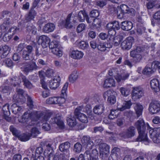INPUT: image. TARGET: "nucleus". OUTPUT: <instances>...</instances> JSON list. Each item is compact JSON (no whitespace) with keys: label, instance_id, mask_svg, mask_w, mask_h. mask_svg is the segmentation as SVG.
Returning a JSON list of instances; mask_svg holds the SVG:
<instances>
[{"label":"nucleus","instance_id":"obj_1","mask_svg":"<svg viewBox=\"0 0 160 160\" xmlns=\"http://www.w3.org/2000/svg\"><path fill=\"white\" fill-rule=\"evenodd\" d=\"M135 126L137 128L139 133V136L137 138V141H143L148 143L149 140L147 137L149 124H147V129H146V126L142 119H140L135 123Z\"/></svg>","mask_w":160,"mask_h":160},{"label":"nucleus","instance_id":"obj_2","mask_svg":"<svg viewBox=\"0 0 160 160\" xmlns=\"http://www.w3.org/2000/svg\"><path fill=\"white\" fill-rule=\"evenodd\" d=\"M52 112L47 113L40 112L38 114V117L39 118H41L43 121H46L49 120L50 118L49 122L52 124H56L60 128H63L64 125L63 122L61 120V117L60 115H56L55 116H52Z\"/></svg>","mask_w":160,"mask_h":160},{"label":"nucleus","instance_id":"obj_3","mask_svg":"<svg viewBox=\"0 0 160 160\" xmlns=\"http://www.w3.org/2000/svg\"><path fill=\"white\" fill-rule=\"evenodd\" d=\"M78 160H98V152L96 149L91 151L86 150L84 154H80L77 158Z\"/></svg>","mask_w":160,"mask_h":160},{"label":"nucleus","instance_id":"obj_4","mask_svg":"<svg viewBox=\"0 0 160 160\" xmlns=\"http://www.w3.org/2000/svg\"><path fill=\"white\" fill-rule=\"evenodd\" d=\"M150 137L155 143L160 142V127L155 128H148Z\"/></svg>","mask_w":160,"mask_h":160},{"label":"nucleus","instance_id":"obj_5","mask_svg":"<svg viewBox=\"0 0 160 160\" xmlns=\"http://www.w3.org/2000/svg\"><path fill=\"white\" fill-rule=\"evenodd\" d=\"M142 51V49L140 47H137L136 48L131 51L130 55L133 58V61L135 63L140 62L142 59V56L140 53Z\"/></svg>","mask_w":160,"mask_h":160},{"label":"nucleus","instance_id":"obj_6","mask_svg":"<svg viewBox=\"0 0 160 160\" xmlns=\"http://www.w3.org/2000/svg\"><path fill=\"white\" fill-rule=\"evenodd\" d=\"M72 13L69 14L65 20L64 26L67 28H74L78 24L76 18L73 17H72Z\"/></svg>","mask_w":160,"mask_h":160},{"label":"nucleus","instance_id":"obj_7","mask_svg":"<svg viewBox=\"0 0 160 160\" xmlns=\"http://www.w3.org/2000/svg\"><path fill=\"white\" fill-rule=\"evenodd\" d=\"M33 51V48L32 46L28 45L25 49L22 51V58L25 60H30L32 58V52Z\"/></svg>","mask_w":160,"mask_h":160},{"label":"nucleus","instance_id":"obj_8","mask_svg":"<svg viewBox=\"0 0 160 160\" xmlns=\"http://www.w3.org/2000/svg\"><path fill=\"white\" fill-rule=\"evenodd\" d=\"M148 110L151 114L159 112L160 111V102L158 101H152L149 104Z\"/></svg>","mask_w":160,"mask_h":160},{"label":"nucleus","instance_id":"obj_9","mask_svg":"<svg viewBox=\"0 0 160 160\" xmlns=\"http://www.w3.org/2000/svg\"><path fill=\"white\" fill-rule=\"evenodd\" d=\"M144 95V91L142 88H133L132 91V98L134 101L140 99Z\"/></svg>","mask_w":160,"mask_h":160},{"label":"nucleus","instance_id":"obj_10","mask_svg":"<svg viewBox=\"0 0 160 160\" xmlns=\"http://www.w3.org/2000/svg\"><path fill=\"white\" fill-rule=\"evenodd\" d=\"M81 142L83 145H86L85 148L86 150L91 151L94 146V143L89 136H84L82 138Z\"/></svg>","mask_w":160,"mask_h":160},{"label":"nucleus","instance_id":"obj_11","mask_svg":"<svg viewBox=\"0 0 160 160\" xmlns=\"http://www.w3.org/2000/svg\"><path fill=\"white\" fill-rule=\"evenodd\" d=\"M135 128L133 126H131L125 132L121 133L120 135L121 137H123L124 138H131L135 135Z\"/></svg>","mask_w":160,"mask_h":160},{"label":"nucleus","instance_id":"obj_12","mask_svg":"<svg viewBox=\"0 0 160 160\" xmlns=\"http://www.w3.org/2000/svg\"><path fill=\"white\" fill-rule=\"evenodd\" d=\"M70 143L68 142H66L64 143L61 144L59 146V149L62 152H66L67 154H65L67 158L69 157V149L70 147Z\"/></svg>","mask_w":160,"mask_h":160},{"label":"nucleus","instance_id":"obj_13","mask_svg":"<svg viewBox=\"0 0 160 160\" xmlns=\"http://www.w3.org/2000/svg\"><path fill=\"white\" fill-rule=\"evenodd\" d=\"M38 42L39 44H41L43 48H46L49 46L50 43V39L46 36L42 35L39 37Z\"/></svg>","mask_w":160,"mask_h":160},{"label":"nucleus","instance_id":"obj_14","mask_svg":"<svg viewBox=\"0 0 160 160\" xmlns=\"http://www.w3.org/2000/svg\"><path fill=\"white\" fill-rule=\"evenodd\" d=\"M133 41V38L132 37H128L122 42L121 47L123 49H129L132 47Z\"/></svg>","mask_w":160,"mask_h":160},{"label":"nucleus","instance_id":"obj_15","mask_svg":"<svg viewBox=\"0 0 160 160\" xmlns=\"http://www.w3.org/2000/svg\"><path fill=\"white\" fill-rule=\"evenodd\" d=\"M61 81L60 78L59 76H55L53 80L49 82V88L52 89H55L59 86Z\"/></svg>","mask_w":160,"mask_h":160},{"label":"nucleus","instance_id":"obj_16","mask_svg":"<svg viewBox=\"0 0 160 160\" xmlns=\"http://www.w3.org/2000/svg\"><path fill=\"white\" fill-rule=\"evenodd\" d=\"M2 110L3 114V117L4 119L8 122L10 121L11 118L9 116L10 115V112L9 105L7 104L3 106Z\"/></svg>","mask_w":160,"mask_h":160},{"label":"nucleus","instance_id":"obj_17","mask_svg":"<svg viewBox=\"0 0 160 160\" xmlns=\"http://www.w3.org/2000/svg\"><path fill=\"white\" fill-rule=\"evenodd\" d=\"M120 9L122 13H128L130 15H133L135 13V11L132 8L129 9L128 6L126 5H120Z\"/></svg>","mask_w":160,"mask_h":160},{"label":"nucleus","instance_id":"obj_18","mask_svg":"<svg viewBox=\"0 0 160 160\" xmlns=\"http://www.w3.org/2000/svg\"><path fill=\"white\" fill-rule=\"evenodd\" d=\"M124 34L123 33H120L117 36L112 38L113 44L115 46H118L122 40Z\"/></svg>","mask_w":160,"mask_h":160},{"label":"nucleus","instance_id":"obj_19","mask_svg":"<svg viewBox=\"0 0 160 160\" xmlns=\"http://www.w3.org/2000/svg\"><path fill=\"white\" fill-rule=\"evenodd\" d=\"M150 85L152 88L156 92L160 90L159 81L157 79H154L150 82Z\"/></svg>","mask_w":160,"mask_h":160},{"label":"nucleus","instance_id":"obj_20","mask_svg":"<svg viewBox=\"0 0 160 160\" xmlns=\"http://www.w3.org/2000/svg\"><path fill=\"white\" fill-rule=\"evenodd\" d=\"M11 23L10 19L9 18H5L1 26V30L3 32H5L8 30L10 25Z\"/></svg>","mask_w":160,"mask_h":160},{"label":"nucleus","instance_id":"obj_21","mask_svg":"<svg viewBox=\"0 0 160 160\" xmlns=\"http://www.w3.org/2000/svg\"><path fill=\"white\" fill-rule=\"evenodd\" d=\"M22 74H20L18 77L14 76L11 78L10 79V83L11 85H13L14 87H16L19 85L21 82V79L22 78L21 77Z\"/></svg>","mask_w":160,"mask_h":160},{"label":"nucleus","instance_id":"obj_22","mask_svg":"<svg viewBox=\"0 0 160 160\" xmlns=\"http://www.w3.org/2000/svg\"><path fill=\"white\" fill-rule=\"evenodd\" d=\"M132 27V24L130 21H124L121 23V28L123 30L128 31L130 30Z\"/></svg>","mask_w":160,"mask_h":160},{"label":"nucleus","instance_id":"obj_23","mask_svg":"<svg viewBox=\"0 0 160 160\" xmlns=\"http://www.w3.org/2000/svg\"><path fill=\"white\" fill-rule=\"evenodd\" d=\"M115 82L114 79L111 78H108L104 81L103 84L104 88H108L115 86Z\"/></svg>","mask_w":160,"mask_h":160},{"label":"nucleus","instance_id":"obj_24","mask_svg":"<svg viewBox=\"0 0 160 160\" xmlns=\"http://www.w3.org/2000/svg\"><path fill=\"white\" fill-rule=\"evenodd\" d=\"M55 28V25L53 23H48L44 26L43 28V31L44 32L49 33L53 31Z\"/></svg>","mask_w":160,"mask_h":160},{"label":"nucleus","instance_id":"obj_25","mask_svg":"<svg viewBox=\"0 0 160 160\" xmlns=\"http://www.w3.org/2000/svg\"><path fill=\"white\" fill-rule=\"evenodd\" d=\"M83 55V52L78 50H73L71 53V57L75 59H79L81 58Z\"/></svg>","mask_w":160,"mask_h":160},{"label":"nucleus","instance_id":"obj_26","mask_svg":"<svg viewBox=\"0 0 160 160\" xmlns=\"http://www.w3.org/2000/svg\"><path fill=\"white\" fill-rule=\"evenodd\" d=\"M104 107L102 104L96 105L93 109V112L96 114L101 115L103 112Z\"/></svg>","mask_w":160,"mask_h":160},{"label":"nucleus","instance_id":"obj_27","mask_svg":"<svg viewBox=\"0 0 160 160\" xmlns=\"http://www.w3.org/2000/svg\"><path fill=\"white\" fill-rule=\"evenodd\" d=\"M136 114L138 117H139L142 114L143 110V107L142 105L139 103H136L134 107Z\"/></svg>","mask_w":160,"mask_h":160},{"label":"nucleus","instance_id":"obj_28","mask_svg":"<svg viewBox=\"0 0 160 160\" xmlns=\"http://www.w3.org/2000/svg\"><path fill=\"white\" fill-rule=\"evenodd\" d=\"M21 77L22 78V80L24 86L28 88H31L33 87L31 83L25 76L22 75Z\"/></svg>","mask_w":160,"mask_h":160},{"label":"nucleus","instance_id":"obj_29","mask_svg":"<svg viewBox=\"0 0 160 160\" xmlns=\"http://www.w3.org/2000/svg\"><path fill=\"white\" fill-rule=\"evenodd\" d=\"M67 122L70 127H74L77 124L76 118L73 116L70 115L67 118Z\"/></svg>","mask_w":160,"mask_h":160},{"label":"nucleus","instance_id":"obj_30","mask_svg":"<svg viewBox=\"0 0 160 160\" xmlns=\"http://www.w3.org/2000/svg\"><path fill=\"white\" fill-rule=\"evenodd\" d=\"M38 68L35 63L34 62H31L24 68V71L26 72H29L36 69Z\"/></svg>","mask_w":160,"mask_h":160},{"label":"nucleus","instance_id":"obj_31","mask_svg":"<svg viewBox=\"0 0 160 160\" xmlns=\"http://www.w3.org/2000/svg\"><path fill=\"white\" fill-rule=\"evenodd\" d=\"M88 14L84 10H81L79 12L78 15V19L80 22H83Z\"/></svg>","mask_w":160,"mask_h":160},{"label":"nucleus","instance_id":"obj_32","mask_svg":"<svg viewBox=\"0 0 160 160\" xmlns=\"http://www.w3.org/2000/svg\"><path fill=\"white\" fill-rule=\"evenodd\" d=\"M27 30L29 32L35 35L37 32V28L33 25L30 23H28L26 26Z\"/></svg>","mask_w":160,"mask_h":160},{"label":"nucleus","instance_id":"obj_33","mask_svg":"<svg viewBox=\"0 0 160 160\" xmlns=\"http://www.w3.org/2000/svg\"><path fill=\"white\" fill-rule=\"evenodd\" d=\"M154 72V70L150 67L146 66L142 71V73L149 76H151Z\"/></svg>","mask_w":160,"mask_h":160},{"label":"nucleus","instance_id":"obj_34","mask_svg":"<svg viewBox=\"0 0 160 160\" xmlns=\"http://www.w3.org/2000/svg\"><path fill=\"white\" fill-rule=\"evenodd\" d=\"M75 116L81 122L84 123H87L88 122V117L85 114L83 113H80L79 114Z\"/></svg>","mask_w":160,"mask_h":160},{"label":"nucleus","instance_id":"obj_35","mask_svg":"<svg viewBox=\"0 0 160 160\" xmlns=\"http://www.w3.org/2000/svg\"><path fill=\"white\" fill-rule=\"evenodd\" d=\"M40 133V132L38 128L33 127L32 128L30 131V133L29 134L31 137L34 138L36 137Z\"/></svg>","mask_w":160,"mask_h":160},{"label":"nucleus","instance_id":"obj_36","mask_svg":"<svg viewBox=\"0 0 160 160\" xmlns=\"http://www.w3.org/2000/svg\"><path fill=\"white\" fill-rule=\"evenodd\" d=\"M11 109L12 112L14 114H16L18 112L21 110V108L18 105L17 103H14L11 106Z\"/></svg>","mask_w":160,"mask_h":160},{"label":"nucleus","instance_id":"obj_37","mask_svg":"<svg viewBox=\"0 0 160 160\" xmlns=\"http://www.w3.org/2000/svg\"><path fill=\"white\" fill-rule=\"evenodd\" d=\"M121 94L125 97H127L129 94L130 90L127 88L121 87L119 89Z\"/></svg>","mask_w":160,"mask_h":160},{"label":"nucleus","instance_id":"obj_38","mask_svg":"<svg viewBox=\"0 0 160 160\" xmlns=\"http://www.w3.org/2000/svg\"><path fill=\"white\" fill-rule=\"evenodd\" d=\"M18 137L21 141L25 142L29 140L31 136L29 133L28 134L23 133L19 135Z\"/></svg>","mask_w":160,"mask_h":160},{"label":"nucleus","instance_id":"obj_39","mask_svg":"<svg viewBox=\"0 0 160 160\" xmlns=\"http://www.w3.org/2000/svg\"><path fill=\"white\" fill-rule=\"evenodd\" d=\"M118 114V112L117 110H111L108 117L110 119H113L117 118Z\"/></svg>","mask_w":160,"mask_h":160},{"label":"nucleus","instance_id":"obj_40","mask_svg":"<svg viewBox=\"0 0 160 160\" xmlns=\"http://www.w3.org/2000/svg\"><path fill=\"white\" fill-rule=\"evenodd\" d=\"M132 104L130 100L125 102L122 106V107L120 108V110L121 111H123L126 109H129Z\"/></svg>","mask_w":160,"mask_h":160},{"label":"nucleus","instance_id":"obj_41","mask_svg":"<svg viewBox=\"0 0 160 160\" xmlns=\"http://www.w3.org/2000/svg\"><path fill=\"white\" fill-rule=\"evenodd\" d=\"M113 26V30H112V33L113 34V35H115L116 33L115 31L116 30H118L120 28V26L119 24V22L118 21H114L112 22Z\"/></svg>","mask_w":160,"mask_h":160},{"label":"nucleus","instance_id":"obj_42","mask_svg":"<svg viewBox=\"0 0 160 160\" xmlns=\"http://www.w3.org/2000/svg\"><path fill=\"white\" fill-rule=\"evenodd\" d=\"M2 65H4L9 68H11L13 65L12 61L9 58L5 59L3 61Z\"/></svg>","mask_w":160,"mask_h":160},{"label":"nucleus","instance_id":"obj_43","mask_svg":"<svg viewBox=\"0 0 160 160\" xmlns=\"http://www.w3.org/2000/svg\"><path fill=\"white\" fill-rule=\"evenodd\" d=\"M51 52L54 54L59 57L61 56L62 55V51L59 46L52 50Z\"/></svg>","mask_w":160,"mask_h":160},{"label":"nucleus","instance_id":"obj_44","mask_svg":"<svg viewBox=\"0 0 160 160\" xmlns=\"http://www.w3.org/2000/svg\"><path fill=\"white\" fill-rule=\"evenodd\" d=\"M114 93V92L113 91L110 90H107L103 93V96L105 99H106L107 98L108 99Z\"/></svg>","mask_w":160,"mask_h":160},{"label":"nucleus","instance_id":"obj_45","mask_svg":"<svg viewBox=\"0 0 160 160\" xmlns=\"http://www.w3.org/2000/svg\"><path fill=\"white\" fill-rule=\"evenodd\" d=\"M57 97H52L47 99V103L49 104H58Z\"/></svg>","mask_w":160,"mask_h":160},{"label":"nucleus","instance_id":"obj_46","mask_svg":"<svg viewBox=\"0 0 160 160\" xmlns=\"http://www.w3.org/2000/svg\"><path fill=\"white\" fill-rule=\"evenodd\" d=\"M100 148L102 149V152H103V151L106 152H109V147L107 144L103 143L100 145Z\"/></svg>","mask_w":160,"mask_h":160},{"label":"nucleus","instance_id":"obj_47","mask_svg":"<svg viewBox=\"0 0 160 160\" xmlns=\"http://www.w3.org/2000/svg\"><path fill=\"white\" fill-rule=\"evenodd\" d=\"M82 148V145L79 142H77L74 145V151L77 153L80 152Z\"/></svg>","mask_w":160,"mask_h":160},{"label":"nucleus","instance_id":"obj_48","mask_svg":"<svg viewBox=\"0 0 160 160\" xmlns=\"http://www.w3.org/2000/svg\"><path fill=\"white\" fill-rule=\"evenodd\" d=\"M84 108L83 106H79L75 110L74 113L75 116L82 113V112H84Z\"/></svg>","mask_w":160,"mask_h":160},{"label":"nucleus","instance_id":"obj_49","mask_svg":"<svg viewBox=\"0 0 160 160\" xmlns=\"http://www.w3.org/2000/svg\"><path fill=\"white\" fill-rule=\"evenodd\" d=\"M78 76V74L76 72H74L72 73L69 77L70 81L72 82H73L77 79Z\"/></svg>","mask_w":160,"mask_h":160},{"label":"nucleus","instance_id":"obj_50","mask_svg":"<svg viewBox=\"0 0 160 160\" xmlns=\"http://www.w3.org/2000/svg\"><path fill=\"white\" fill-rule=\"evenodd\" d=\"M108 30V34L111 36H112L113 34L112 33V31L113 30V26L112 22L108 23L106 26Z\"/></svg>","mask_w":160,"mask_h":160},{"label":"nucleus","instance_id":"obj_51","mask_svg":"<svg viewBox=\"0 0 160 160\" xmlns=\"http://www.w3.org/2000/svg\"><path fill=\"white\" fill-rule=\"evenodd\" d=\"M79 48L82 49H86L89 47V45L87 42L84 41H81L79 44Z\"/></svg>","mask_w":160,"mask_h":160},{"label":"nucleus","instance_id":"obj_52","mask_svg":"<svg viewBox=\"0 0 160 160\" xmlns=\"http://www.w3.org/2000/svg\"><path fill=\"white\" fill-rule=\"evenodd\" d=\"M59 155L58 153H56L54 156H53L51 153L48 156V160H59Z\"/></svg>","mask_w":160,"mask_h":160},{"label":"nucleus","instance_id":"obj_53","mask_svg":"<svg viewBox=\"0 0 160 160\" xmlns=\"http://www.w3.org/2000/svg\"><path fill=\"white\" fill-rule=\"evenodd\" d=\"M89 15L91 17L96 18L99 16V13L98 10H94L90 12Z\"/></svg>","mask_w":160,"mask_h":160},{"label":"nucleus","instance_id":"obj_54","mask_svg":"<svg viewBox=\"0 0 160 160\" xmlns=\"http://www.w3.org/2000/svg\"><path fill=\"white\" fill-rule=\"evenodd\" d=\"M10 130L12 132V134L16 137H18L19 135V132L13 126H11L10 127Z\"/></svg>","mask_w":160,"mask_h":160},{"label":"nucleus","instance_id":"obj_55","mask_svg":"<svg viewBox=\"0 0 160 160\" xmlns=\"http://www.w3.org/2000/svg\"><path fill=\"white\" fill-rule=\"evenodd\" d=\"M48 46L50 49L52 50L59 47V46L58 42L55 41H53L50 43Z\"/></svg>","mask_w":160,"mask_h":160},{"label":"nucleus","instance_id":"obj_56","mask_svg":"<svg viewBox=\"0 0 160 160\" xmlns=\"http://www.w3.org/2000/svg\"><path fill=\"white\" fill-rule=\"evenodd\" d=\"M160 67V63L157 61H153L151 65V68L153 70H154V72L156 71L157 68H159Z\"/></svg>","mask_w":160,"mask_h":160},{"label":"nucleus","instance_id":"obj_57","mask_svg":"<svg viewBox=\"0 0 160 160\" xmlns=\"http://www.w3.org/2000/svg\"><path fill=\"white\" fill-rule=\"evenodd\" d=\"M103 152H101V150H100V156L102 160H107L108 159L109 152H106L103 151Z\"/></svg>","mask_w":160,"mask_h":160},{"label":"nucleus","instance_id":"obj_58","mask_svg":"<svg viewBox=\"0 0 160 160\" xmlns=\"http://www.w3.org/2000/svg\"><path fill=\"white\" fill-rule=\"evenodd\" d=\"M31 160H44V158L40 155L32 154Z\"/></svg>","mask_w":160,"mask_h":160},{"label":"nucleus","instance_id":"obj_59","mask_svg":"<svg viewBox=\"0 0 160 160\" xmlns=\"http://www.w3.org/2000/svg\"><path fill=\"white\" fill-rule=\"evenodd\" d=\"M116 98L114 94L107 99L108 102L111 105L114 104L116 102Z\"/></svg>","mask_w":160,"mask_h":160},{"label":"nucleus","instance_id":"obj_60","mask_svg":"<svg viewBox=\"0 0 160 160\" xmlns=\"http://www.w3.org/2000/svg\"><path fill=\"white\" fill-rule=\"evenodd\" d=\"M68 83L66 82L63 86L61 92V94L63 96H67L66 93L67 88L68 87Z\"/></svg>","mask_w":160,"mask_h":160},{"label":"nucleus","instance_id":"obj_61","mask_svg":"<svg viewBox=\"0 0 160 160\" xmlns=\"http://www.w3.org/2000/svg\"><path fill=\"white\" fill-rule=\"evenodd\" d=\"M10 90L8 86H2L0 88V92L3 93H8Z\"/></svg>","mask_w":160,"mask_h":160},{"label":"nucleus","instance_id":"obj_62","mask_svg":"<svg viewBox=\"0 0 160 160\" xmlns=\"http://www.w3.org/2000/svg\"><path fill=\"white\" fill-rule=\"evenodd\" d=\"M27 106L30 109H32L33 107V102L31 97L29 96L27 97Z\"/></svg>","mask_w":160,"mask_h":160},{"label":"nucleus","instance_id":"obj_63","mask_svg":"<svg viewBox=\"0 0 160 160\" xmlns=\"http://www.w3.org/2000/svg\"><path fill=\"white\" fill-rule=\"evenodd\" d=\"M153 18L157 21L158 24H160V11L156 12L153 15Z\"/></svg>","mask_w":160,"mask_h":160},{"label":"nucleus","instance_id":"obj_64","mask_svg":"<svg viewBox=\"0 0 160 160\" xmlns=\"http://www.w3.org/2000/svg\"><path fill=\"white\" fill-rule=\"evenodd\" d=\"M93 21L92 23L93 26L98 27L100 26L101 21L98 18H96L93 19Z\"/></svg>","mask_w":160,"mask_h":160}]
</instances>
